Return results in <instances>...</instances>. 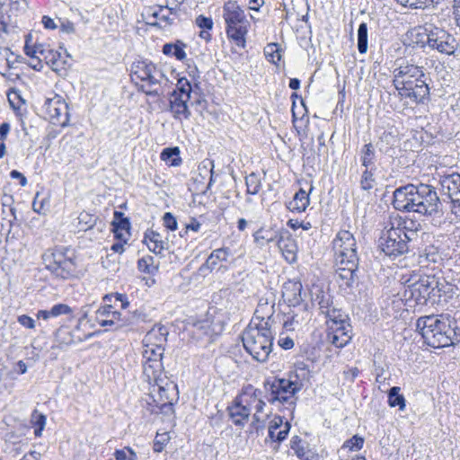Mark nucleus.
Returning a JSON list of instances; mask_svg holds the SVG:
<instances>
[{
  "label": "nucleus",
  "mask_w": 460,
  "mask_h": 460,
  "mask_svg": "<svg viewBox=\"0 0 460 460\" xmlns=\"http://www.w3.org/2000/svg\"><path fill=\"white\" fill-rule=\"evenodd\" d=\"M424 342L432 348L455 346L460 342V327L449 315H425L416 322Z\"/></svg>",
  "instance_id": "1"
},
{
  "label": "nucleus",
  "mask_w": 460,
  "mask_h": 460,
  "mask_svg": "<svg viewBox=\"0 0 460 460\" xmlns=\"http://www.w3.org/2000/svg\"><path fill=\"white\" fill-rule=\"evenodd\" d=\"M318 323L323 322L326 325V339L336 348H343L351 340V326L348 323V316L341 309L330 303V296L323 295L318 301Z\"/></svg>",
  "instance_id": "2"
},
{
  "label": "nucleus",
  "mask_w": 460,
  "mask_h": 460,
  "mask_svg": "<svg viewBox=\"0 0 460 460\" xmlns=\"http://www.w3.org/2000/svg\"><path fill=\"white\" fill-rule=\"evenodd\" d=\"M402 297L406 301H414L417 305H432L439 302L441 297V282L435 275L411 274L403 281Z\"/></svg>",
  "instance_id": "3"
},
{
  "label": "nucleus",
  "mask_w": 460,
  "mask_h": 460,
  "mask_svg": "<svg viewBox=\"0 0 460 460\" xmlns=\"http://www.w3.org/2000/svg\"><path fill=\"white\" fill-rule=\"evenodd\" d=\"M42 263L53 276L69 279L76 275V262L72 251L66 247L48 249L41 256Z\"/></svg>",
  "instance_id": "4"
},
{
  "label": "nucleus",
  "mask_w": 460,
  "mask_h": 460,
  "mask_svg": "<svg viewBox=\"0 0 460 460\" xmlns=\"http://www.w3.org/2000/svg\"><path fill=\"white\" fill-rule=\"evenodd\" d=\"M223 18L226 22V32L238 47H245V36L250 26L244 11L236 1L229 0L223 6Z\"/></svg>",
  "instance_id": "5"
},
{
  "label": "nucleus",
  "mask_w": 460,
  "mask_h": 460,
  "mask_svg": "<svg viewBox=\"0 0 460 460\" xmlns=\"http://www.w3.org/2000/svg\"><path fill=\"white\" fill-rule=\"evenodd\" d=\"M251 322L242 334L245 350L257 361L266 362L272 351L274 335H268Z\"/></svg>",
  "instance_id": "6"
},
{
  "label": "nucleus",
  "mask_w": 460,
  "mask_h": 460,
  "mask_svg": "<svg viewBox=\"0 0 460 460\" xmlns=\"http://www.w3.org/2000/svg\"><path fill=\"white\" fill-rule=\"evenodd\" d=\"M130 75L132 81L139 80L144 83L138 89L146 95L159 96L161 94L155 86L160 85L165 75L153 62L146 59L133 62L130 67Z\"/></svg>",
  "instance_id": "7"
},
{
  "label": "nucleus",
  "mask_w": 460,
  "mask_h": 460,
  "mask_svg": "<svg viewBox=\"0 0 460 460\" xmlns=\"http://www.w3.org/2000/svg\"><path fill=\"white\" fill-rule=\"evenodd\" d=\"M422 39L418 40L421 47L428 46L430 49L436 50L440 54L451 56L456 50V41L455 37L446 30L429 24L424 27V33L418 34Z\"/></svg>",
  "instance_id": "8"
},
{
  "label": "nucleus",
  "mask_w": 460,
  "mask_h": 460,
  "mask_svg": "<svg viewBox=\"0 0 460 460\" xmlns=\"http://www.w3.org/2000/svg\"><path fill=\"white\" fill-rule=\"evenodd\" d=\"M104 305L95 312V320L102 327L121 328L122 314L115 310L116 303L119 302L122 309H126L129 302L124 294H108L103 296Z\"/></svg>",
  "instance_id": "9"
},
{
  "label": "nucleus",
  "mask_w": 460,
  "mask_h": 460,
  "mask_svg": "<svg viewBox=\"0 0 460 460\" xmlns=\"http://www.w3.org/2000/svg\"><path fill=\"white\" fill-rule=\"evenodd\" d=\"M401 217L395 218L392 226L380 237L379 246L382 252L389 257H398L413 248V244L403 236V229H401Z\"/></svg>",
  "instance_id": "10"
},
{
  "label": "nucleus",
  "mask_w": 460,
  "mask_h": 460,
  "mask_svg": "<svg viewBox=\"0 0 460 460\" xmlns=\"http://www.w3.org/2000/svg\"><path fill=\"white\" fill-rule=\"evenodd\" d=\"M264 388V397L269 402H279L292 406L295 402V394L301 389V385L292 379L275 378L272 382H266Z\"/></svg>",
  "instance_id": "11"
},
{
  "label": "nucleus",
  "mask_w": 460,
  "mask_h": 460,
  "mask_svg": "<svg viewBox=\"0 0 460 460\" xmlns=\"http://www.w3.org/2000/svg\"><path fill=\"white\" fill-rule=\"evenodd\" d=\"M420 193L419 184H406L398 187L393 193V207L401 212L416 213V207H420Z\"/></svg>",
  "instance_id": "12"
},
{
  "label": "nucleus",
  "mask_w": 460,
  "mask_h": 460,
  "mask_svg": "<svg viewBox=\"0 0 460 460\" xmlns=\"http://www.w3.org/2000/svg\"><path fill=\"white\" fill-rule=\"evenodd\" d=\"M424 75L423 67L413 64H406L394 68L393 84L398 92V96L402 97V93L410 91L414 83L424 77Z\"/></svg>",
  "instance_id": "13"
},
{
  "label": "nucleus",
  "mask_w": 460,
  "mask_h": 460,
  "mask_svg": "<svg viewBox=\"0 0 460 460\" xmlns=\"http://www.w3.org/2000/svg\"><path fill=\"white\" fill-rule=\"evenodd\" d=\"M275 304H269L268 300L261 298L259 301L257 308L254 312V315L251 322H255V325L258 330L266 332L268 335H274L273 332L276 329V323H280L281 320H284V316L280 314L274 315Z\"/></svg>",
  "instance_id": "14"
},
{
  "label": "nucleus",
  "mask_w": 460,
  "mask_h": 460,
  "mask_svg": "<svg viewBox=\"0 0 460 460\" xmlns=\"http://www.w3.org/2000/svg\"><path fill=\"white\" fill-rule=\"evenodd\" d=\"M301 360L296 363L295 379L303 388L314 377L315 369L316 352L315 348L309 344H304L301 348Z\"/></svg>",
  "instance_id": "15"
},
{
  "label": "nucleus",
  "mask_w": 460,
  "mask_h": 460,
  "mask_svg": "<svg viewBox=\"0 0 460 460\" xmlns=\"http://www.w3.org/2000/svg\"><path fill=\"white\" fill-rule=\"evenodd\" d=\"M42 111L53 125L64 128L69 123V107L60 95L55 94L52 98H47Z\"/></svg>",
  "instance_id": "16"
},
{
  "label": "nucleus",
  "mask_w": 460,
  "mask_h": 460,
  "mask_svg": "<svg viewBox=\"0 0 460 460\" xmlns=\"http://www.w3.org/2000/svg\"><path fill=\"white\" fill-rule=\"evenodd\" d=\"M420 201L416 207L417 214L425 217H438L442 213V203L436 189L429 184L420 183Z\"/></svg>",
  "instance_id": "17"
},
{
  "label": "nucleus",
  "mask_w": 460,
  "mask_h": 460,
  "mask_svg": "<svg viewBox=\"0 0 460 460\" xmlns=\"http://www.w3.org/2000/svg\"><path fill=\"white\" fill-rule=\"evenodd\" d=\"M333 250L336 256V261L343 262L350 261L349 264L354 267L356 261H358L356 241L352 234L349 231H341L333 240Z\"/></svg>",
  "instance_id": "18"
},
{
  "label": "nucleus",
  "mask_w": 460,
  "mask_h": 460,
  "mask_svg": "<svg viewBox=\"0 0 460 460\" xmlns=\"http://www.w3.org/2000/svg\"><path fill=\"white\" fill-rule=\"evenodd\" d=\"M144 373L148 377H155L162 369V358L164 349L159 345L143 342Z\"/></svg>",
  "instance_id": "19"
},
{
  "label": "nucleus",
  "mask_w": 460,
  "mask_h": 460,
  "mask_svg": "<svg viewBox=\"0 0 460 460\" xmlns=\"http://www.w3.org/2000/svg\"><path fill=\"white\" fill-rule=\"evenodd\" d=\"M248 395L249 392L245 390L227 407L229 417L236 426L243 427L251 415L252 401L248 399Z\"/></svg>",
  "instance_id": "20"
},
{
  "label": "nucleus",
  "mask_w": 460,
  "mask_h": 460,
  "mask_svg": "<svg viewBox=\"0 0 460 460\" xmlns=\"http://www.w3.org/2000/svg\"><path fill=\"white\" fill-rule=\"evenodd\" d=\"M191 340L199 346L206 347L214 341L216 332L212 328V322L202 319L192 323L190 330Z\"/></svg>",
  "instance_id": "21"
},
{
  "label": "nucleus",
  "mask_w": 460,
  "mask_h": 460,
  "mask_svg": "<svg viewBox=\"0 0 460 460\" xmlns=\"http://www.w3.org/2000/svg\"><path fill=\"white\" fill-rule=\"evenodd\" d=\"M301 291L302 284L300 282L288 280L282 287V298L288 306L306 310L307 305L302 303Z\"/></svg>",
  "instance_id": "22"
},
{
  "label": "nucleus",
  "mask_w": 460,
  "mask_h": 460,
  "mask_svg": "<svg viewBox=\"0 0 460 460\" xmlns=\"http://www.w3.org/2000/svg\"><path fill=\"white\" fill-rule=\"evenodd\" d=\"M440 184L444 193L450 198L454 207H460V174L454 172L451 174L444 175L440 179Z\"/></svg>",
  "instance_id": "23"
},
{
  "label": "nucleus",
  "mask_w": 460,
  "mask_h": 460,
  "mask_svg": "<svg viewBox=\"0 0 460 460\" xmlns=\"http://www.w3.org/2000/svg\"><path fill=\"white\" fill-rule=\"evenodd\" d=\"M275 243L288 261L292 262L296 260L297 247L288 230L280 228V233Z\"/></svg>",
  "instance_id": "24"
},
{
  "label": "nucleus",
  "mask_w": 460,
  "mask_h": 460,
  "mask_svg": "<svg viewBox=\"0 0 460 460\" xmlns=\"http://www.w3.org/2000/svg\"><path fill=\"white\" fill-rule=\"evenodd\" d=\"M178 13L177 8H171L164 5H157L155 7H150L147 10V17L154 18V22H148L152 26H161L159 22H163L165 25H171L173 23V18L171 16H176Z\"/></svg>",
  "instance_id": "25"
},
{
  "label": "nucleus",
  "mask_w": 460,
  "mask_h": 460,
  "mask_svg": "<svg viewBox=\"0 0 460 460\" xmlns=\"http://www.w3.org/2000/svg\"><path fill=\"white\" fill-rule=\"evenodd\" d=\"M429 96V87L427 83V76L421 77L414 83L413 87H411L410 91L402 94L401 99L408 98L415 103H424Z\"/></svg>",
  "instance_id": "26"
},
{
  "label": "nucleus",
  "mask_w": 460,
  "mask_h": 460,
  "mask_svg": "<svg viewBox=\"0 0 460 460\" xmlns=\"http://www.w3.org/2000/svg\"><path fill=\"white\" fill-rule=\"evenodd\" d=\"M176 93H171L169 98V110L172 113V116L177 120L189 119L191 116V112L188 106V102Z\"/></svg>",
  "instance_id": "27"
},
{
  "label": "nucleus",
  "mask_w": 460,
  "mask_h": 460,
  "mask_svg": "<svg viewBox=\"0 0 460 460\" xmlns=\"http://www.w3.org/2000/svg\"><path fill=\"white\" fill-rule=\"evenodd\" d=\"M349 262V260L345 261L343 262L336 261L338 266V269L336 270L337 278L342 281V283L341 284V286L345 285L348 288L352 287V285L358 279L357 270L358 266V261H356L354 267H351Z\"/></svg>",
  "instance_id": "28"
},
{
  "label": "nucleus",
  "mask_w": 460,
  "mask_h": 460,
  "mask_svg": "<svg viewBox=\"0 0 460 460\" xmlns=\"http://www.w3.org/2000/svg\"><path fill=\"white\" fill-rule=\"evenodd\" d=\"M144 243L147 245L149 251L155 254H162V252L168 250V243L163 240L161 234L148 229L144 235Z\"/></svg>",
  "instance_id": "29"
},
{
  "label": "nucleus",
  "mask_w": 460,
  "mask_h": 460,
  "mask_svg": "<svg viewBox=\"0 0 460 460\" xmlns=\"http://www.w3.org/2000/svg\"><path fill=\"white\" fill-rule=\"evenodd\" d=\"M249 392L248 399L252 401V409L255 410L253 419L255 421L260 422L263 420L264 417L268 416V413L263 414V409L266 405L265 402L261 399L262 392L259 389H255L252 386L246 388Z\"/></svg>",
  "instance_id": "30"
},
{
  "label": "nucleus",
  "mask_w": 460,
  "mask_h": 460,
  "mask_svg": "<svg viewBox=\"0 0 460 460\" xmlns=\"http://www.w3.org/2000/svg\"><path fill=\"white\" fill-rule=\"evenodd\" d=\"M17 20L8 11L4 10V4H0V32L2 35L10 36L17 32Z\"/></svg>",
  "instance_id": "31"
},
{
  "label": "nucleus",
  "mask_w": 460,
  "mask_h": 460,
  "mask_svg": "<svg viewBox=\"0 0 460 460\" xmlns=\"http://www.w3.org/2000/svg\"><path fill=\"white\" fill-rule=\"evenodd\" d=\"M280 229L273 227H261L253 234L254 243L259 246H264L270 243H276Z\"/></svg>",
  "instance_id": "32"
},
{
  "label": "nucleus",
  "mask_w": 460,
  "mask_h": 460,
  "mask_svg": "<svg viewBox=\"0 0 460 460\" xmlns=\"http://www.w3.org/2000/svg\"><path fill=\"white\" fill-rule=\"evenodd\" d=\"M168 331L167 328L161 325L154 327L145 336L143 342L149 344H155L164 347L167 341Z\"/></svg>",
  "instance_id": "33"
},
{
  "label": "nucleus",
  "mask_w": 460,
  "mask_h": 460,
  "mask_svg": "<svg viewBox=\"0 0 460 460\" xmlns=\"http://www.w3.org/2000/svg\"><path fill=\"white\" fill-rule=\"evenodd\" d=\"M309 205V194L304 190L303 189H300L293 197V199L290 200L287 208L290 211H297L302 212L305 211L307 206Z\"/></svg>",
  "instance_id": "34"
},
{
  "label": "nucleus",
  "mask_w": 460,
  "mask_h": 460,
  "mask_svg": "<svg viewBox=\"0 0 460 460\" xmlns=\"http://www.w3.org/2000/svg\"><path fill=\"white\" fill-rule=\"evenodd\" d=\"M401 229H403V236L414 245L419 239V232L420 231V225H416L412 220H402Z\"/></svg>",
  "instance_id": "35"
},
{
  "label": "nucleus",
  "mask_w": 460,
  "mask_h": 460,
  "mask_svg": "<svg viewBox=\"0 0 460 460\" xmlns=\"http://www.w3.org/2000/svg\"><path fill=\"white\" fill-rule=\"evenodd\" d=\"M185 47L186 44L181 40H177L175 43H166L163 47V53L166 56H173L178 60H183L186 58Z\"/></svg>",
  "instance_id": "36"
},
{
  "label": "nucleus",
  "mask_w": 460,
  "mask_h": 460,
  "mask_svg": "<svg viewBox=\"0 0 460 460\" xmlns=\"http://www.w3.org/2000/svg\"><path fill=\"white\" fill-rule=\"evenodd\" d=\"M146 314L141 310H135L133 312H127L122 314L121 328L126 326H134L139 323L146 321Z\"/></svg>",
  "instance_id": "37"
},
{
  "label": "nucleus",
  "mask_w": 460,
  "mask_h": 460,
  "mask_svg": "<svg viewBox=\"0 0 460 460\" xmlns=\"http://www.w3.org/2000/svg\"><path fill=\"white\" fill-rule=\"evenodd\" d=\"M401 388L399 386H393L387 393L388 404L390 407H398L399 410L405 409V398L400 394Z\"/></svg>",
  "instance_id": "38"
},
{
  "label": "nucleus",
  "mask_w": 460,
  "mask_h": 460,
  "mask_svg": "<svg viewBox=\"0 0 460 460\" xmlns=\"http://www.w3.org/2000/svg\"><path fill=\"white\" fill-rule=\"evenodd\" d=\"M376 151L371 143L363 146L360 151V161L365 168L376 167L375 165Z\"/></svg>",
  "instance_id": "39"
},
{
  "label": "nucleus",
  "mask_w": 460,
  "mask_h": 460,
  "mask_svg": "<svg viewBox=\"0 0 460 460\" xmlns=\"http://www.w3.org/2000/svg\"><path fill=\"white\" fill-rule=\"evenodd\" d=\"M46 63L49 64L52 70L60 71L65 69L66 61L63 59L61 54L53 49H48L47 55H45Z\"/></svg>",
  "instance_id": "40"
},
{
  "label": "nucleus",
  "mask_w": 460,
  "mask_h": 460,
  "mask_svg": "<svg viewBox=\"0 0 460 460\" xmlns=\"http://www.w3.org/2000/svg\"><path fill=\"white\" fill-rule=\"evenodd\" d=\"M229 255L230 250L228 248H219L214 250L207 259L205 264L207 265L208 268L213 270L218 261H227Z\"/></svg>",
  "instance_id": "41"
},
{
  "label": "nucleus",
  "mask_w": 460,
  "mask_h": 460,
  "mask_svg": "<svg viewBox=\"0 0 460 460\" xmlns=\"http://www.w3.org/2000/svg\"><path fill=\"white\" fill-rule=\"evenodd\" d=\"M161 159L170 166H178L181 163L178 147H167L161 153Z\"/></svg>",
  "instance_id": "42"
},
{
  "label": "nucleus",
  "mask_w": 460,
  "mask_h": 460,
  "mask_svg": "<svg viewBox=\"0 0 460 460\" xmlns=\"http://www.w3.org/2000/svg\"><path fill=\"white\" fill-rule=\"evenodd\" d=\"M193 88L190 81L185 77H181L177 82L176 89L171 93H176V95L181 96L185 100H190Z\"/></svg>",
  "instance_id": "43"
},
{
  "label": "nucleus",
  "mask_w": 460,
  "mask_h": 460,
  "mask_svg": "<svg viewBox=\"0 0 460 460\" xmlns=\"http://www.w3.org/2000/svg\"><path fill=\"white\" fill-rule=\"evenodd\" d=\"M376 167L365 168L361 174L360 188L363 190H370L376 185L375 171Z\"/></svg>",
  "instance_id": "44"
},
{
  "label": "nucleus",
  "mask_w": 460,
  "mask_h": 460,
  "mask_svg": "<svg viewBox=\"0 0 460 460\" xmlns=\"http://www.w3.org/2000/svg\"><path fill=\"white\" fill-rule=\"evenodd\" d=\"M264 55L269 62L278 65L281 59V48L277 43H269L264 48Z\"/></svg>",
  "instance_id": "45"
},
{
  "label": "nucleus",
  "mask_w": 460,
  "mask_h": 460,
  "mask_svg": "<svg viewBox=\"0 0 460 460\" xmlns=\"http://www.w3.org/2000/svg\"><path fill=\"white\" fill-rule=\"evenodd\" d=\"M47 418L43 413L39 412L37 410H34L31 416V424L35 427L34 435L37 438H40L42 435V431L46 425Z\"/></svg>",
  "instance_id": "46"
},
{
  "label": "nucleus",
  "mask_w": 460,
  "mask_h": 460,
  "mask_svg": "<svg viewBox=\"0 0 460 460\" xmlns=\"http://www.w3.org/2000/svg\"><path fill=\"white\" fill-rule=\"evenodd\" d=\"M358 50L360 54L367 51V24L361 22L358 29Z\"/></svg>",
  "instance_id": "47"
},
{
  "label": "nucleus",
  "mask_w": 460,
  "mask_h": 460,
  "mask_svg": "<svg viewBox=\"0 0 460 460\" xmlns=\"http://www.w3.org/2000/svg\"><path fill=\"white\" fill-rule=\"evenodd\" d=\"M154 262L155 260L152 256L143 257L138 260L137 268L141 272L154 275L158 271V266Z\"/></svg>",
  "instance_id": "48"
},
{
  "label": "nucleus",
  "mask_w": 460,
  "mask_h": 460,
  "mask_svg": "<svg viewBox=\"0 0 460 460\" xmlns=\"http://www.w3.org/2000/svg\"><path fill=\"white\" fill-rule=\"evenodd\" d=\"M155 404L150 409L151 413L159 414L163 413L170 415L173 413V403L172 401L157 402L153 400Z\"/></svg>",
  "instance_id": "49"
},
{
  "label": "nucleus",
  "mask_w": 460,
  "mask_h": 460,
  "mask_svg": "<svg viewBox=\"0 0 460 460\" xmlns=\"http://www.w3.org/2000/svg\"><path fill=\"white\" fill-rule=\"evenodd\" d=\"M28 8L27 0H10L8 12L17 17L26 11Z\"/></svg>",
  "instance_id": "50"
},
{
  "label": "nucleus",
  "mask_w": 460,
  "mask_h": 460,
  "mask_svg": "<svg viewBox=\"0 0 460 460\" xmlns=\"http://www.w3.org/2000/svg\"><path fill=\"white\" fill-rule=\"evenodd\" d=\"M364 438L358 435H354L351 438L347 439L343 445V449H349V451H358L363 447Z\"/></svg>",
  "instance_id": "51"
},
{
  "label": "nucleus",
  "mask_w": 460,
  "mask_h": 460,
  "mask_svg": "<svg viewBox=\"0 0 460 460\" xmlns=\"http://www.w3.org/2000/svg\"><path fill=\"white\" fill-rule=\"evenodd\" d=\"M112 226L115 237L121 239L122 231H128L130 227V223L128 218L121 217L119 221H113Z\"/></svg>",
  "instance_id": "52"
},
{
  "label": "nucleus",
  "mask_w": 460,
  "mask_h": 460,
  "mask_svg": "<svg viewBox=\"0 0 460 460\" xmlns=\"http://www.w3.org/2000/svg\"><path fill=\"white\" fill-rule=\"evenodd\" d=\"M397 4L402 6L410 8V9H420L425 10L429 8V4L427 3L428 0H395Z\"/></svg>",
  "instance_id": "53"
},
{
  "label": "nucleus",
  "mask_w": 460,
  "mask_h": 460,
  "mask_svg": "<svg viewBox=\"0 0 460 460\" xmlns=\"http://www.w3.org/2000/svg\"><path fill=\"white\" fill-rule=\"evenodd\" d=\"M114 457L116 460H137V454L128 447L116 450Z\"/></svg>",
  "instance_id": "54"
},
{
  "label": "nucleus",
  "mask_w": 460,
  "mask_h": 460,
  "mask_svg": "<svg viewBox=\"0 0 460 460\" xmlns=\"http://www.w3.org/2000/svg\"><path fill=\"white\" fill-rule=\"evenodd\" d=\"M78 220H79L80 225H83V224L84 225V226L82 227V229H84V230L92 228L96 223V217L93 215L86 213V212L80 213V215L78 217Z\"/></svg>",
  "instance_id": "55"
},
{
  "label": "nucleus",
  "mask_w": 460,
  "mask_h": 460,
  "mask_svg": "<svg viewBox=\"0 0 460 460\" xmlns=\"http://www.w3.org/2000/svg\"><path fill=\"white\" fill-rule=\"evenodd\" d=\"M46 206H49V200L45 198L40 199V193L38 192L32 202V208L39 214H43L47 210Z\"/></svg>",
  "instance_id": "56"
},
{
  "label": "nucleus",
  "mask_w": 460,
  "mask_h": 460,
  "mask_svg": "<svg viewBox=\"0 0 460 460\" xmlns=\"http://www.w3.org/2000/svg\"><path fill=\"white\" fill-rule=\"evenodd\" d=\"M247 192L252 195H255L261 189V183L254 174H251L246 179Z\"/></svg>",
  "instance_id": "57"
},
{
  "label": "nucleus",
  "mask_w": 460,
  "mask_h": 460,
  "mask_svg": "<svg viewBox=\"0 0 460 460\" xmlns=\"http://www.w3.org/2000/svg\"><path fill=\"white\" fill-rule=\"evenodd\" d=\"M168 441L169 436L166 433L157 434L154 441V451L158 453L162 452Z\"/></svg>",
  "instance_id": "58"
},
{
  "label": "nucleus",
  "mask_w": 460,
  "mask_h": 460,
  "mask_svg": "<svg viewBox=\"0 0 460 460\" xmlns=\"http://www.w3.org/2000/svg\"><path fill=\"white\" fill-rule=\"evenodd\" d=\"M50 314L52 317H57L61 314H68L72 312V309L69 305L66 304H57L51 307Z\"/></svg>",
  "instance_id": "59"
},
{
  "label": "nucleus",
  "mask_w": 460,
  "mask_h": 460,
  "mask_svg": "<svg viewBox=\"0 0 460 460\" xmlns=\"http://www.w3.org/2000/svg\"><path fill=\"white\" fill-rule=\"evenodd\" d=\"M281 425L282 419L280 417L274 418V420L270 422V425L269 427V438L272 441H276V434L278 433Z\"/></svg>",
  "instance_id": "60"
},
{
  "label": "nucleus",
  "mask_w": 460,
  "mask_h": 460,
  "mask_svg": "<svg viewBox=\"0 0 460 460\" xmlns=\"http://www.w3.org/2000/svg\"><path fill=\"white\" fill-rule=\"evenodd\" d=\"M164 226L171 231L177 229V220L171 212L164 213L163 217Z\"/></svg>",
  "instance_id": "61"
},
{
  "label": "nucleus",
  "mask_w": 460,
  "mask_h": 460,
  "mask_svg": "<svg viewBox=\"0 0 460 460\" xmlns=\"http://www.w3.org/2000/svg\"><path fill=\"white\" fill-rule=\"evenodd\" d=\"M196 24L205 30H210L213 27V22L210 18L199 15L196 18Z\"/></svg>",
  "instance_id": "62"
},
{
  "label": "nucleus",
  "mask_w": 460,
  "mask_h": 460,
  "mask_svg": "<svg viewBox=\"0 0 460 460\" xmlns=\"http://www.w3.org/2000/svg\"><path fill=\"white\" fill-rule=\"evenodd\" d=\"M420 263H423L424 261L436 262L438 261V259L439 258V255L437 252H427V251H425L423 253H421L420 255Z\"/></svg>",
  "instance_id": "63"
},
{
  "label": "nucleus",
  "mask_w": 460,
  "mask_h": 460,
  "mask_svg": "<svg viewBox=\"0 0 460 460\" xmlns=\"http://www.w3.org/2000/svg\"><path fill=\"white\" fill-rule=\"evenodd\" d=\"M18 322L20 324L29 329H33L35 327V321L31 317L25 314L19 316Z\"/></svg>",
  "instance_id": "64"
}]
</instances>
